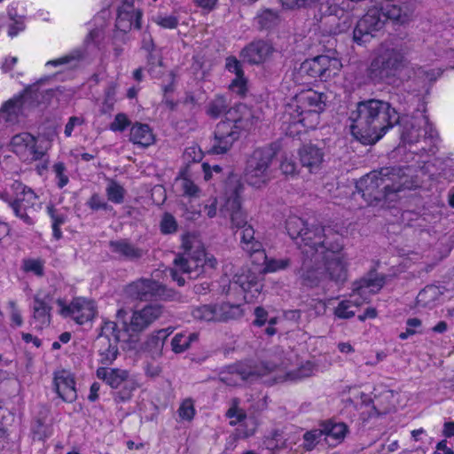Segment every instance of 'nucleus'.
<instances>
[{
    "label": "nucleus",
    "instance_id": "4be33fe9",
    "mask_svg": "<svg viewBox=\"0 0 454 454\" xmlns=\"http://www.w3.org/2000/svg\"><path fill=\"white\" fill-rule=\"evenodd\" d=\"M286 231L289 236L293 239H301L300 242H297L302 251V253L306 255V257L309 256V253L314 251V248L319 244L318 239L312 234V239L310 244H306V240L304 239L305 235L309 231H323L324 232H327L328 229H332L331 227H322V226H312L311 228L305 229V223L303 220L298 216L293 215L288 217L286 224Z\"/></svg>",
    "mask_w": 454,
    "mask_h": 454
},
{
    "label": "nucleus",
    "instance_id": "13d9d810",
    "mask_svg": "<svg viewBox=\"0 0 454 454\" xmlns=\"http://www.w3.org/2000/svg\"><path fill=\"white\" fill-rule=\"evenodd\" d=\"M129 125V120L124 114H118L110 125L113 131H122Z\"/></svg>",
    "mask_w": 454,
    "mask_h": 454
},
{
    "label": "nucleus",
    "instance_id": "6ab92c4d",
    "mask_svg": "<svg viewBox=\"0 0 454 454\" xmlns=\"http://www.w3.org/2000/svg\"><path fill=\"white\" fill-rule=\"evenodd\" d=\"M384 25L385 20L379 13L378 7L373 6L357 21L353 39L359 45L365 44L383 28Z\"/></svg>",
    "mask_w": 454,
    "mask_h": 454
},
{
    "label": "nucleus",
    "instance_id": "338daca9",
    "mask_svg": "<svg viewBox=\"0 0 454 454\" xmlns=\"http://www.w3.org/2000/svg\"><path fill=\"white\" fill-rule=\"evenodd\" d=\"M309 307L314 310L315 316L323 315L326 310V304L321 300H312L309 303Z\"/></svg>",
    "mask_w": 454,
    "mask_h": 454
},
{
    "label": "nucleus",
    "instance_id": "8fccbe9b",
    "mask_svg": "<svg viewBox=\"0 0 454 454\" xmlns=\"http://www.w3.org/2000/svg\"><path fill=\"white\" fill-rule=\"evenodd\" d=\"M52 171L55 175V180L57 182V185L59 188H63L66 186L68 182L69 178L67 175V168L62 162H56L52 167Z\"/></svg>",
    "mask_w": 454,
    "mask_h": 454
},
{
    "label": "nucleus",
    "instance_id": "f704fd0d",
    "mask_svg": "<svg viewBox=\"0 0 454 454\" xmlns=\"http://www.w3.org/2000/svg\"><path fill=\"white\" fill-rule=\"evenodd\" d=\"M443 293L441 287L427 286L417 296V305L421 308L432 309L442 301Z\"/></svg>",
    "mask_w": 454,
    "mask_h": 454
},
{
    "label": "nucleus",
    "instance_id": "ddd939ff",
    "mask_svg": "<svg viewBox=\"0 0 454 454\" xmlns=\"http://www.w3.org/2000/svg\"><path fill=\"white\" fill-rule=\"evenodd\" d=\"M50 147V142L35 137L28 132L14 135L9 143L10 150L27 163L42 160Z\"/></svg>",
    "mask_w": 454,
    "mask_h": 454
},
{
    "label": "nucleus",
    "instance_id": "774afa93",
    "mask_svg": "<svg viewBox=\"0 0 454 454\" xmlns=\"http://www.w3.org/2000/svg\"><path fill=\"white\" fill-rule=\"evenodd\" d=\"M202 169L204 172V179L206 181H208L212 178L213 172L215 174H220L222 171V168L218 165H214L213 167H211L207 163L202 164Z\"/></svg>",
    "mask_w": 454,
    "mask_h": 454
},
{
    "label": "nucleus",
    "instance_id": "f8f14e48",
    "mask_svg": "<svg viewBox=\"0 0 454 454\" xmlns=\"http://www.w3.org/2000/svg\"><path fill=\"white\" fill-rule=\"evenodd\" d=\"M342 68L340 59L335 54L319 55L313 59L303 61L297 74L294 82L301 83L302 77L308 75L311 78H319L321 81H328L338 75Z\"/></svg>",
    "mask_w": 454,
    "mask_h": 454
},
{
    "label": "nucleus",
    "instance_id": "4468645a",
    "mask_svg": "<svg viewBox=\"0 0 454 454\" xmlns=\"http://www.w3.org/2000/svg\"><path fill=\"white\" fill-rule=\"evenodd\" d=\"M0 200L7 203L15 215L27 222V209L34 207L37 196L30 188L18 181L0 191Z\"/></svg>",
    "mask_w": 454,
    "mask_h": 454
},
{
    "label": "nucleus",
    "instance_id": "680f3d73",
    "mask_svg": "<svg viewBox=\"0 0 454 454\" xmlns=\"http://www.w3.org/2000/svg\"><path fill=\"white\" fill-rule=\"evenodd\" d=\"M84 123V118L82 116H72L69 118L66 127L65 135L70 137L74 129L77 127L82 126Z\"/></svg>",
    "mask_w": 454,
    "mask_h": 454
},
{
    "label": "nucleus",
    "instance_id": "f257e3e1",
    "mask_svg": "<svg viewBox=\"0 0 454 454\" xmlns=\"http://www.w3.org/2000/svg\"><path fill=\"white\" fill-rule=\"evenodd\" d=\"M444 165L445 167L437 174L434 171L436 163L429 161H425L419 168L412 166L384 168L362 177L356 183V189L369 205H377L383 201L384 206L387 200H393L395 193L403 190L430 188L431 184H427V182L431 179L443 177L449 181L453 180V162L449 160Z\"/></svg>",
    "mask_w": 454,
    "mask_h": 454
},
{
    "label": "nucleus",
    "instance_id": "79ce46f5",
    "mask_svg": "<svg viewBox=\"0 0 454 454\" xmlns=\"http://www.w3.org/2000/svg\"><path fill=\"white\" fill-rule=\"evenodd\" d=\"M125 189L114 180H109L106 187V194L109 201L121 204L125 197Z\"/></svg>",
    "mask_w": 454,
    "mask_h": 454
},
{
    "label": "nucleus",
    "instance_id": "603ef678",
    "mask_svg": "<svg viewBox=\"0 0 454 454\" xmlns=\"http://www.w3.org/2000/svg\"><path fill=\"white\" fill-rule=\"evenodd\" d=\"M112 247L115 252L119 253L121 255L127 256V257H137L139 255V253L137 250H136L129 244L123 242V241L114 242V243H112Z\"/></svg>",
    "mask_w": 454,
    "mask_h": 454
},
{
    "label": "nucleus",
    "instance_id": "3c124183",
    "mask_svg": "<svg viewBox=\"0 0 454 454\" xmlns=\"http://www.w3.org/2000/svg\"><path fill=\"white\" fill-rule=\"evenodd\" d=\"M279 168L282 174L286 176L295 175L297 170V165L293 158V155H283Z\"/></svg>",
    "mask_w": 454,
    "mask_h": 454
},
{
    "label": "nucleus",
    "instance_id": "a18cd8bd",
    "mask_svg": "<svg viewBox=\"0 0 454 454\" xmlns=\"http://www.w3.org/2000/svg\"><path fill=\"white\" fill-rule=\"evenodd\" d=\"M177 412L180 419L184 421H191L196 412L193 401L191 398L184 399L181 403Z\"/></svg>",
    "mask_w": 454,
    "mask_h": 454
},
{
    "label": "nucleus",
    "instance_id": "c03bdc74",
    "mask_svg": "<svg viewBox=\"0 0 454 454\" xmlns=\"http://www.w3.org/2000/svg\"><path fill=\"white\" fill-rule=\"evenodd\" d=\"M324 436L323 428H315L306 432L303 434V446L307 450H310L321 441Z\"/></svg>",
    "mask_w": 454,
    "mask_h": 454
},
{
    "label": "nucleus",
    "instance_id": "5701e85b",
    "mask_svg": "<svg viewBox=\"0 0 454 454\" xmlns=\"http://www.w3.org/2000/svg\"><path fill=\"white\" fill-rule=\"evenodd\" d=\"M231 426L238 425L237 434L240 438H247L254 434L258 421L254 416H247L239 403L234 400L226 412Z\"/></svg>",
    "mask_w": 454,
    "mask_h": 454
},
{
    "label": "nucleus",
    "instance_id": "6e6552de",
    "mask_svg": "<svg viewBox=\"0 0 454 454\" xmlns=\"http://www.w3.org/2000/svg\"><path fill=\"white\" fill-rule=\"evenodd\" d=\"M246 106L239 105L230 109L223 121H220L215 130V140L212 150L215 153H224L239 138L243 130L248 128V115L245 116L243 110Z\"/></svg>",
    "mask_w": 454,
    "mask_h": 454
},
{
    "label": "nucleus",
    "instance_id": "72a5a7b5",
    "mask_svg": "<svg viewBox=\"0 0 454 454\" xmlns=\"http://www.w3.org/2000/svg\"><path fill=\"white\" fill-rule=\"evenodd\" d=\"M226 68L236 74L235 79L230 84V90L239 95H244L247 90V80L243 76L240 63L235 58L226 59Z\"/></svg>",
    "mask_w": 454,
    "mask_h": 454
},
{
    "label": "nucleus",
    "instance_id": "7ed1b4c3",
    "mask_svg": "<svg viewBox=\"0 0 454 454\" xmlns=\"http://www.w3.org/2000/svg\"><path fill=\"white\" fill-rule=\"evenodd\" d=\"M297 356L289 354L268 363L253 367L249 363H239L227 368L221 373V380L230 386L240 385L242 382L255 377H269L270 382H297L315 375L319 370L312 361L297 364Z\"/></svg>",
    "mask_w": 454,
    "mask_h": 454
},
{
    "label": "nucleus",
    "instance_id": "bf43d9fd",
    "mask_svg": "<svg viewBox=\"0 0 454 454\" xmlns=\"http://www.w3.org/2000/svg\"><path fill=\"white\" fill-rule=\"evenodd\" d=\"M278 19L277 14L270 10L264 11L259 17V23L262 27L268 28L274 23Z\"/></svg>",
    "mask_w": 454,
    "mask_h": 454
},
{
    "label": "nucleus",
    "instance_id": "de8ad7c7",
    "mask_svg": "<svg viewBox=\"0 0 454 454\" xmlns=\"http://www.w3.org/2000/svg\"><path fill=\"white\" fill-rule=\"evenodd\" d=\"M235 308L238 309L239 311V313L238 315H234L233 317H227L224 318H216V321H227L230 319L239 318L240 317L243 316V309H242L240 304H239V303L231 304L229 302H223L221 304H217L216 305L217 312L226 314L227 316L231 314V311L232 310V309H235Z\"/></svg>",
    "mask_w": 454,
    "mask_h": 454
},
{
    "label": "nucleus",
    "instance_id": "6e6d98bb",
    "mask_svg": "<svg viewBox=\"0 0 454 454\" xmlns=\"http://www.w3.org/2000/svg\"><path fill=\"white\" fill-rule=\"evenodd\" d=\"M23 268L27 272H33L35 275H42L43 271V265L40 260L28 259L24 261Z\"/></svg>",
    "mask_w": 454,
    "mask_h": 454
},
{
    "label": "nucleus",
    "instance_id": "0eeeda50",
    "mask_svg": "<svg viewBox=\"0 0 454 454\" xmlns=\"http://www.w3.org/2000/svg\"><path fill=\"white\" fill-rule=\"evenodd\" d=\"M404 67L403 50L394 43H381L375 52L367 76L373 82L394 83Z\"/></svg>",
    "mask_w": 454,
    "mask_h": 454
},
{
    "label": "nucleus",
    "instance_id": "b1692460",
    "mask_svg": "<svg viewBox=\"0 0 454 454\" xmlns=\"http://www.w3.org/2000/svg\"><path fill=\"white\" fill-rule=\"evenodd\" d=\"M128 294L137 299L148 300L153 298L166 299L169 295L162 283L154 278H145L136 281L129 286Z\"/></svg>",
    "mask_w": 454,
    "mask_h": 454
},
{
    "label": "nucleus",
    "instance_id": "09e8293b",
    "mask_svg": "<svg viewBox=\"0 0 454 454\" xmlns=\"http://www.w3.org/2000/svg\"><path fill=\"white\" fill-rule=\"evenodd\" d=\"M153 21L158 26L167 29L176 28L178 24L177 18L168 14H158L153 16Z\"/></svg>",
    "mask_w": 454,
    "mask_h": 454
},
{
    "label": "nucleus",
    "instance_id": "58836bf2",
    "mask_svg": "<svg viewBox=\"0 0 454 454\" xmlns=\"http://www.w3.org/2000/svg\"><path fill=\"white\" fill-rule=\"evenodd\" d=\"M253 262L257 265H262L263 267L258 271L262 274L272 273L281 270H285L289 265L288 259H268L262 261L260 257H254Z\"/></svg>",
    "mask_w": 454,
    "mask_h": 454
},
{
    "label": "nucleus",
    "instance_id": "a19ab883",
    "mask_svg": "<svg viewBox=\"0 0 454 454\" xmlns=\"http://www.w3.org/2000/svg\"><path fill=\"white\" fill-rule=\"evenodd\" d=\"M198 334L195 333H177L174 336L171 341L173 352L176 354L184 352L192 343L197 340Z\"/></svg>",
    "mask_w": 454,
    "mask_h": 454
},
{
    "label": "nucleus",
    "instance_id": "473e14b6",
    "mask_svg": "<svg viewBox=\"0 0 454 454\" xmlns=\"http://www.w3.org/2000/svg\"><path fill=\"white\" fill-rule=\"evenodd\" d=\"M130 141L137 145L147 147L155 141L153 130L147 124L135 123L130 129Z\"/></svg>",
    "mask_w": 454,
    "mask_h": 454
},
{
    "label": "nucleus",
    "instance_id": "a878e982",
    "mask_svg": "<svg viewBox=\"0 0 454 454\" xmlns=\"http://www.w3.org/2000/svg\"><path fill=\"white\" fill-rule=\"evenodd\" d=\"M135 0H122V4L118 8L116 28L121 32H127L132 27L139 28L142 13L134 7Z\"/></svg>",
    "mask_w": 454,
    "mask_h": 454
},
{
    "label": "nucleus",
    "instance_id": "a211bd4d",
    "mask_svg": "<svg viewBox=\"0 0 454 454\" xmlns=\"http://www.w3.org/2000/svg\"><path fill=\"white\" fill-rule=\"evenodd\" d=\"M238 287L243 294V300L246 302L251 303L259 299L262 290V284L254 272H252L250 270H242L240 273L235 275L234 280L229 283L227 289L223 286V292L230 295Z\"/></svg>",
    "mask_w": 454,
    "mask_h": 454
},
{
    "label": "nucleus",
    "instance_id": "9b49d317",
    "mask_svg": "<svg viewBox=\"0 0 454 454\" xmlns=\"http://www.w3.org/2000/svg\"><path fill=\"white\" fill-rule=\"evenodd\" d=\"M384 284V278L376 273H371L361 279L354 289L352 300L342 301L334 309V315L339 318H350L357 309L366 302L372 294L378 293Z\"/></svg>",
    "mask_w": 454,
    "mask_h": 454
},
{
    "label": "nucleus",
    "instance_id": "864d4df0",
    "mask_svg": "<svg viewBox=\"0 0 454 454\" xmlns=\"http://www.w3.org/2000/svg\"><path fill=\"white\" fill-rule=\"evenodd\" d=\"M160 226L161 232L164 234L173 233L177 229V223L175 217L168 213L164 214Z\"/></svg>",
    "mask_w": 454,
    "mask_h": 454
},
{
    "label": "nucleus",
    "instance_id": "39448f33",
    "mask_svg": "<svg viewBox=\"0 0 454 454\" xmlns=\"http://www.w3.org/2000/svg\"><path fill=\"white\" fill-rule=\"evenodd\" d=\"M327 97L312 89L301 90L290 98L278 114L280 129L286 135L297 136L314 129L326 106Z\"/></svg>",
    "mask_w": 454,
    "mask_h": 454
},
{
    "label": "nucleus",
    "instance_id": "0e129e2a",
    "mask_svg": "<svg viewBox=\"0 0 454 454\" xmlns=\"http://www.w3.org/2000/svg\"><path fill=\"white\" fill-rule=\"evenodd\" d=\"M88 205L91 209H106L107 203L98 194H94L88 201Z\"/></svg>",
    "mask_w": 454,
    "mask_h": 454
},
{
    "label": "nucleus",
    "instance_id": "cd10ccee",
    "mask_svg": "<svg viewBox=\"0 0 454 454\" xmlns=\"http://www.w3.org/2000/svg\"><path fill=\"white\" fill-rule=\"evenodd\" d=\"M298 154L301 165L308 168L310 173H317L321 169L324 161L322 149L308 144L299 149Z\"/></svg>",
    "mask_w": 454,
    "mask_h": 454
},
{
    "label": "nucleus",
    "instance_id": "7c9ffc66",
    "mask_svg": "<svg viewBox=\"0 0 454 454\" xmlns=\"http://www.w3.org/2000/svg\"><path fill=\"white\" fill-rule=\"evenodd\" d=\"M379 13L385 20L403 23L407 20V14L403 12L402 8L394 4L393 0H374Z\"/></svg>",
    "mask_w": 454,
    "mask_h": 454
},
{
    "label": "nucleus",
    "instance_id": "2f4dec72",
    "mask_svg": "<svg viewBox=\"0 0 454 454\" xmlns=\"http://www.w3.org/2000/svg\"><path fill=\"white\" fill-rule=\"evenodd\" d=\"M272 51L271 46L263 41L252 43L242 51V56L245 60L258 64L266 59Z\"/></svg>",
    "mask_w": 454,
    "mask_h": 454
},
{
    "label": "nucleus",
    "instance_id": "c85d7f7f",
    "mask_svg": "<svg viewBox=\"0 0 454 454\" xmlns=\"http://www.w3.org/2000/svg\"><path fill=\"white\" fill-rule=\"evenodd\" d=\"M54 384L59 397L65 402H73L76 399L75 383L72 373L66 370L55 373Z\"/></svg>",
    "mask_w": 454,
    "mask_h": 454
},
{
    "label": "nucleus",
    "instance_id": "dca6fc26",
    "mask_svg": "<svg viewBox=\"0 0 454 454\" xmlns=\"http://www.w3.org/2000/svg\"><path fill=\"white\" fill-rule=\"evenodd\" d=\"M97 376L112 388L123 387L116 394V399L126 402L132 396V393L138 387V383L134 378L129 377L126 370L99 367L97 370Z\"/></svg>",
    "mask_w": 454,
    "mask_h": 454
},
{
    "label": "nucleus",
    "instance_id": "f03ea898",
    "mask_svg": "<svg viewBox=\"0 0 454 454\" xmlns=\"http://www.w3.org/2000/svg\"><path fill=\"white\" fill-rule=\"evenodd\" d=\"M312 234L318 239L319 244L303 262V284L309 287L317 286L326 278L335 282L344 281L347 278L348 258L342 253V236L333 229H328L327 232L318 229L306 233L304 239L307 244H310Z\"/></svg>",
    "mask_w": 454,
    "mask_h": 454
},
{
    "label": "nucleus",
    "instance_id": "5fc2aeb1",
    "mask_svg": "<svg viewBox=\"0 0 454 454\" xmlns=\"http://www.w3.org/2000/svg\"><path fill=\"white\" fill-rule=\"evenodd\" d=\"M171 328H166L157 331L152 335L150 341L154 343L155 348L160 350L164 345L165 340L172 333Z\"/></svg>",
    "mask_w": 454,
    "mask_h": 454
},
{
    "label": "nucleus",
    "instance_id": "37998d69",
    "mask_svg": "<svg viewBox=\"0 0 454 454\" xmlns=\"http://www.w3.org/2000/svg\"><path fill=\"white\" fill-rule=\"evenodd\" d=\"M395 406V395L393 391H385L382 395L376 400L375 408L378 413H387Z\"/></svg>",
    "mask_w": 454,
    "mask_h": 454
},
{
    "label": "nucleus",
    "instance_id": "20e7f679",
    "mask_svg": "<svg viewBox=\"0 0 454 454\" xmlns=\"http://www.w3.org/2000/svg\"><path fill=\"white\" fill-rule=\"evenodd\" d=\"M352 136L364 145H373L400 121L387 102L370 99L357 104L349 116Z\"/></svg>",
    "mask_w": 454,
    "mask_h": 454
},
{
    "label": "nucleus",
    "instance_id": "c9c22d12",
    "mask_svg": "<svg viewBox=\"0 0 454 454\" xmlns=\"http://www.w3.org/2000/svg\"><path fill=\"white\" fill-rule=\"evenodd\" d=\"M321 426L324 435L330 445H336L341 442L348 433V427L342 422L328 421Z\"/></svg>",
    "mask_w": 454,
    "mask_h": 454
},
{
    "label": "nucleus",
    "instance_id": "4c0bfd02",
    "mask_svg": "<svg viewBox=\"0 0 454 454\" xmlns=\"http://www.w3.org/2000/svg\"><path fill=\"white\" fill-rule=\"evenodd\" d=\"M82 57L79 51L72 52L68 55L62 56L60 58L49 60L45 67L47 68L54 67L57 69V73H61L67 69L73 68L76 66L78 59Z\"/></svg>",
    "mask_w": 454,
    "mask_h": 454
},
{
    "label": "nucleus",
    "instance_id": "aec40b11",
    "mask_svg": "<svg viewBox=\"0 0 454 454\" xmlns=\"http://www.w3.org/2000/svg\"><path fill=\"white\" fill-rule=\"evenodd\" d=\"M402 127L401 139L404 144L419 142L421 137V130H423L425 141L427 138L433 140L437 137L436 130L429 122L427 116L423 114L412 117V122L411 123L403 119Z\"/></svg>",
    "mask_w": 454,
    "mask_h": 454
},
{
    "label": "nucleus",
    "instance_id": "e433bc0d",
    "mask_svg": "<svg viewBox=\"0 0 454 454\" xmlns=\"http://www.w3.org/2000/svg\"><path fill=\"white\" fill-rule=\"evenodd\" d=\"M231 314L228 315V317H233L234 315H238L239 313L238 309H232L231 311ZM192 317L198 320L204 321H216V318H224L227 317L226 314L217 312L216 305H203L195 308L192 310Z\"/></svg>",
    "mask_w": 454,
    "mask_h": 454
},
{
    "label": "nucleus",
    "instance_id": "bb28decb",
    "mask_svg": "<svg viewBox=\"0 0 454 454\" xmlns=\"http://www.w3.org/2000/svg\"><path fill=\"white\" fill-rule=\"evenodd\" d=\"M52 295L49 291L40 290L34 298L33 317L35 327L43 328L51 323V302Z\"/></svg>",
    "mask_w": 454,
    "mask_h": 454
},
{
    "label": "nucleus",
    "instance_id": "052dcab7",
    "mask_svg": "<svg viewBox=\"0 0 454 454\" xmlns=\"http://www.w3.org/2000/svg\"><path fill=\"white\" fill-rule=\"evenodd\" d=\"M25 29L23 16H19L18 19L12 20L8 27V35L10 37L16 36L20 32Z\"/></svg>",
    "mask_w": 454,
    "mask_h": 454
},
{
    "label": "nucleus",
    "instance_id": "9d476101",
    "mask_svg": "<svg viewBox=\"0 0 454 454\" xmlns=\"http://www.w3.org/2000/svg\"><path fill=\"white\" fill-rule=\"evenodd\" d=\"M174 262L175 269L170 270V274L179 286L184 284V279L178 276L177 271L187 273L191 278H196L207 270L214 269L216 264L215 259L207 254L200 246H198L192 253L185 252L183 255L177 256Z\"/></svg>",
    "mask_w": 454,
    "mask_h": 454
},
{
    "label": "nucleus",
    "instance_id": "c756f323",
    "mask_svg": "<svg viewBox=\"0 0 454 454\" xmlns=\"http://www.w3.org/2000/svg\"><path fill=\"white\" fill-rule=\"evenodd\" d=\"M240 244L243 250L250 254L251 256L260 257L262 261H265V251L262 243L254 238V230L250 224L242 228Z\"/></svg>",
    "mask_w": 454,
    "mask_h": 454
},
{
    "label": "nucleus",
    "instance_id": "f3484780",
    "mask_svg": "<svg viewBox=\"0 0 454 454\" xmlns=\"http://www.w3.org/2000/svg\"><path fill=\"white\" fill-rule=\"evenodd\" d=\"M36 94L31 89H26L3 103L0 108V120L6 123H15L25 111L37 102Z\"/></svg>",
    "mask_w": 454,
    "mask_h": 454
},
{
    "label": "nucleus",
    "instance_id": "49530a36",
    "mask_svg": "<svg viewBox=\"0 0 454 454\" xmlns=\"http://www.w3.org/2000/svg\"><path fill=\"white\" fill-rule=\"evenodd\" d=\"M226 106V99L219 96L208 104L207 113L211 117L216 118L225 110Z\"/></svg>",
    "mask_w": 454,
    "mask_h": 454
},
{
    "label": "nucleus",
    "instance_id": "1a4fd4ad",
    "mask_svg": "<svg viewBox=\"0 0 454 454\" xmlns=\"http://www.w3.org/2000/svg\"><path fill=\"white\" fill-rule=\"evenodd\" d=\"M277 151V146L272 144L254 150L244 170V181L247 185L262 189L269 184L272 178L270 166Z\"/></svg>",
    "mask_w": 454,
    "mask_h": 454
},
{
    "label": "nucleus",
    "instance_id": "4d7b16f0",
    "mask_svg": "<svg viewBox=\"0 0 454 454\" xmlns=\"http://www.w3.org/2000/svg\"><path fill=\"white\" fill-rule=\"evenodd\" d=\"M184 156L188 161L197 162L201 160L203 154L198 145H192L185 149Z\"/></svg>",
    "mask_w": 454,
    "mask_h": 454
},
{
    "label": "nucleus",
    "instance_id": "412c9836",
    "mask_svg": "<svg viewBox=\"0 0 454 454\" xmlns=\"http://www.w3.org/2000/svg\"><path fill=\"white\" fill-rule=\"evenodd\" d=\"M57 304L61 316L71 317L79 325L91 320L97 312L93 301L81 297L74 299L68 305L63 300L59 299Z\"/></svg>",
    "mask_w": 454,
    "mask_h": 454
},
{
    "label": "nucleus",
    "instance_id": "2eb2a0df",
    "mask_svg": "<svg viewBox=\"0 0 454 454\" xmlns=\"http://www.w3.org/2000/svg\"><path fill=\"white\" fill-rule=\"evenodd\" d=\"M242 190L243 185L237 176H229L226 183V201L221 209L222 214L228 213L232 226L239 229L249 225L247 223V215L241 208L240 193Z\"/></svg>",
    "mask_w": 454,
    "mask_h": 454
},
{
    "label": "nucleus",
    "instance_id": "e2e57ef3",
    "mask_svg": "<svg viewBox=\"0 0 454 454\" xmlns=\"http://www.w3.org/2000/svg\"><path fill=\"white\" fill-rule=\"evenodd\" d=\"M442 74L441 69L437 70H424L422 68H419L416 71V75H418L419 78H424L427 81H434L437 77H439Z\"/></svg>",
    "mask_w": 454,
    "mask_h": 454
},
{
    "label": "nucleus",
    "instance_id": "ea45409f",
    "mask_svg": "<svg viewBox=\"0 0 454 454\" xmlns=\"http://www.w3.org/2000/svg\"><path fill=\"white\" fill-rule=\"evenodd\" d=\"M174 186L177 191L189 198H197L200 193L199 187L193 181L183 175L176 178Z\"/></svg>",
    "mask_w": 454,
    "mask_h": 454
},
{
    "label": "nucleus",
    "instance_id": "393cba45",
    "mask_svg": "<svg viewBox=\"0 0 454 454\" xmlns=\"http://www.w3.org/2000/svg\"><path fill=\"white\" fill-rule=\"evenodd\" d=\"M108 16L107 11H102L88 23L89 33L84 40L86 55L97 54L100 51V45L104 38V27Z\"/></svg>",
    "mask_w": 454,
    "mask_h": 454
},
{
    "label": "nucleus",
    "instance_id": "69168bd1",
    "mask_svg": "<svg viewBox=\"0 0 454 454\" xmlns=\"http://www.w3.org/2000/svg\"><path fill=\"white\" fill-rule=\"evenodd\" d=\"M11 307V320L14 326H20L22 325V317L20 315V310L16 308L14 302H10Z\"/></svg>",
    "mask_w": 454,
    "mask_h": 454
},
{
    "label": "nucleus",
    "instance_id": "423d86ee",
    "mask_svg": "<svg viewBox=\"0 0 454 454\" xmlns=\"http://www.w3.org/2000/svg\"><path fill=\"white\" fill-rule=\"evenodd\" d=\"M162 308L159 305H147L133 312L129 324L123 322V331L117 330V325L113 321H106L101 328L98 343L108 341V348L100 350L106 362L112 363L117 356V342L134 341L133 337L147 328L153 322L160 317Z\"/></svg>",
    "mask_w": 454,
    "mask_h": 454
}]
</instances>
